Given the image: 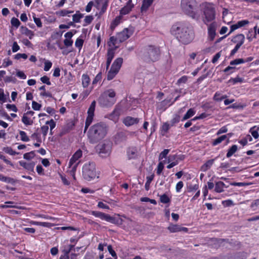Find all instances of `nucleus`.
<instances>
[{"instance_id":"c85d7f7f","label":"nucleus","mask_w":259,"mask_h":259,"mask_svg":"<svg viewBox=\"0 0 259 259\" xmlns=\"http://www.w3.org/2000/svg\"><path fill=\"white\" fill-rule=\"evenodd\" d=\"M225 184L222 181H219L215 183V191L217 193H221L224 191Z\"/></svg>"},{"instance_id":"a19ab883","label":"nucleus","mask_w":259,"mask_h":259,"mask_svg":"<svg viewBox=\"0 0 259 259\" xmlns=\"http://www.w3.org/2000/svg\"><path fill=\"white\" fill-rule=\"evenodd\" d=\"M256 127L255 126L251 127L250 130L249 132L251 133L252 136L253 137L254 139H257L259 137V135L258 133V131L259 130V127H257V129L256 130H254V129Z\"/></svg>"},{"instance_id":"f257e3e1","label":"nucleus","mask_w":259,"mask_h":259,"mask_svg":"<svg viewBox=\"0 0 259 259\" xmlns=\"http://www.w3.org/2000/svg\"><path fill=\"white\" fill-rule=\"evenodd\" d=\"M171 32L177 39L184 44H188L194 38V32L192 27L185 24L177 23L171 28Z\"/></svg>"},{"instance_id":"13d9d810","label":"nucleus","mask_w":259,"mask_h":259,"mask_svg":"<svg viewBox=\"0 0 259 259\" xmlns=\"http://www.w3.org/2000/svg\"><path fill=\"white\" fill-rule=\"evenodd\" d=\"M242 81L243 79L238 76L236 78H232L229 80V82H232L233 84H235L237 82H241Z\"/></svg>"},{"instance_id":"4c0bfd02","label":"nucleus","mask_w":259,"mask_h":259,"mask_svg":"<svg viewBox=\"0 0 259 259\" xmlns=\"http://www.w3.org/2000/svg\"><path fill=\"white\" fill-rule=\"evenodd\" d=\"M118 72L116 70H114L111 68H110V70L108 71L107 74V78L108 80H110L112 79L115 75L117 74Z\"/></svg>"},{"instance_id":"6e6d98bb","label":"nucleus","mask_w":259,"mask_h":259,"mask_svg":"<svg viewBox=\"0 0 259 259\" xmlns=\"http://www.w3.org/2000/svg\"><path fill=\"white\" fill-rule=\"evenodd\" d=\"M108 251L115 259H117V255L115 251L113 249L111 245H109L107 247Z\"/></svg>"},{"instance_id":"412c9836","label":"nucleus","mask_w":259,"mask_h":259,"mask_svg":"<svg viewBox=\"0 0 259 259\" xmlns=\"http://www.w3.org/2000/svg\"><path fill=\"white\" fill-rule=\"evenodd\" d=\"M20 165L23 167L25 169L34 172V167L35 164L34 162H31L29 163H27L26 162L23 161H20L19 162Z\"/></svg>"},{"instance_id":"6e6552de","label":"nucleus","mask_w":259,"mask_h":259,"mask_svg":"<svg viewBox=\"0 0 259 259\" xmlns=\"http://www.w3.org/2000/svg\"><path fill=\"white\" fill-rule=\"evenodd\" d=\"M178 92V90H176L174 93H171L169 96V97H168L166 99L160 102L157 103V108L160 110H164L167 106H169V105L174 103L180 97V95H178L175 98L173 101H171V99L172 97L174 96L175 94Z\"/></svg>"},{"instance_id":"393cba45","label":"nucleus","mask_w":259,"mask_h":259,"mask_svg":"<svg viewBox=\"0 0 259 259\" xmlns=\"http://www.w3.org/2000/svg\"><path fill=\"white\" fill-rule=\"evenodd\" d=\"M20 31L22 34H24L29 37V39H32L33 35L34 33L32 31L28 29L27 27L25 26H21L20 28Z\"/></svg>"},{"instance_id":"0e129e2a","label":"nucleus","mask_w":259,"mask_h":259,"mask_svg":"<svg viewBox=\"0 0 259 259\" xmlns=\"http://www.w3.org/2000/svg\"><path fill=\"white\" fill-rule=\"evenodd\" d=\"M6 108L8 109L10 111H12L15 112H16L17 111V108L14 104H8L6 105Z\"/></svg>"},{"instance_id":"4468645a","label":"nucleus","mask_w":259,"mask_h":259,"mask_svg":"<svg viewBox=\"0 0 259 259\" xmlns=\"http://www.w3.org/2000/svg\"><path fill=\"white\" fill-rule=\"evenodd\" d=\"M96 8L101 9L100 15H103L106 11L108 6V0H96Z\"/></svg>"},{"instance_id":"5701e85b","label":"nucleus","mask_w":259,"mask_h":259,"mask_svg":"<svg viewBox=\"0 0 259 259\" xmlns=\"http://www.w3.org/2000/svg\"><path fill=\"white\" fill-rule=\"evenodd\" d=\"M134 4L132 3V0H128L126 5L122 8L120 10V14L121 15H126L128 14L134 7Z\"/></svg>"},{"instance_id":"052dcab7","label":"nucleus","mask_w":259,"mask_h":259,"mask_svg":"<svg viewBox=\"0 0 259 259\" xmlns=\"http://www.w3.org/2000/svg\"><path fill=\"white\" fill-rule=\"evenodd\" d=\"M73 12L72 11H68L67 10H62L61 11L59 12L58 14L60 16H65L69 14L72 13Z\"/></svg>"},{"instance_id":"dca6fc26","label":"nucleus","mask_w":259,"mask_h":259,"mask_svg":"<svg viewBox=\"0 0 259 259\" xmlns=\"http://www.w3.org/2000/svg\"><path fill=\"white\" fill-rule=\"evenodd\" d=\"M117 39L119 42H122L128 39L131 34H128V29L124 28L122 31L117 34Z\"/></svg>"},{"instance_id":"39448f33","label":"nucleus","mask_w":259,"mask_h":259,"mask_svg":"<svg viewBox=\"0 0 259 259\" xmlns=\"http://www.w3.org/2000/svg\"><path fill=\"white\" fill-rule=\"evenodd\" d=\"M138 103L139 100L138 99H132L130 98L128 99H126L125 100H122L116 106L112 113H120L121 112L131 111V110H128L130 106L132 104L135 105Z\"/></svg>"},{"instance_id":"ddd939ff","label":"nucleus","mask_w":259,"mask_h":259,"mask_svg":"<svg viewBox=\"0 0 259 259\" xmlns=\"http://www.w3.org/2000/svg\"><path fill=\"white\" fill-rule=\"evenodd\" d=\"M126 154L129 160L138 158L139 153L137 148L135 146L128 147L126 149Z\"/></svg>"},{"instance_id":"774afa93","label":"nucleus","mask_w":259,"mask_h":259,"mask_svg":"<svg viewBox=\"0 0 259 259\" xmlns=\"http://www.w3.org/2000/svg\"><path fill=\"white\" fill-rule=\"evenodd\" d=\"M41 105L35 101H33L32 103V107L34 110H38L41 107Z\"/></svg>"},{"instance_id":"6ab92c4d","label":"nucleus","mask_w":259,"mask_h":259,"mask_svg":"<svg viewBox=\"0 0 259 259\" xmlns=\"http://www.w3.org/2000/svg\"><path fill=\"white\" fill-rule=\"evenodd\" d=\"M217 24L215 22L211 23L208 27V33L210 40H213L215 35Z\"/></svg>"},{"instance_id":"09e8293b","label":"nucleus","mask_w":259,"mask_h":259,"mask_svg":"<svg viewBox=\"0 0 259 259\" xmlns=\"http://www.w3.org/2000/svg\"><path fill=\"white\" fill-rule=\"evenodd\" d=\"M117 41H118V40L117 36L115 37L114 36H111L110 37L109 41L107 44L109 47H111L112 45L114 46Z\"/></svg>"},{"instance_id":"3c124183","label":"nucleus","mask_w":259,"mask_h":259,"mask_svg":"<svg viewBox=\"0 0 259 259\" xmlns=\"http://www.w3.org/2000/svg\"><path fill=\"white\" fill-rule=\"evenodd\" d=\"M243 59L242 58H239V59H236L230 62V65H238L240 64L243 63Z\"/></svg>"},{"instance_id":"49530a36","label":"nucleus","mask_w":259,"mask_h":259,"mask_svg":"<svg viewBox=\"0 0 259 259\" xmlns=\"http://www.w3.org/2000/svg\"><path fill=\"white\" fill-rule=\"evenodd\" d=\"M3 151L11 155H15L19 154L18 153L14 151L11 147H8L4 148Z\"/></svg>"},{"instance_id":"20e7f679","label":"nucleus","mask_w":259,"mask_h":259,"mask_svg":"<svg viewBox=\"0 0 259 259\" xmlns=\"http://www.w3.org/2000/svg\"><path fill=\"white\" fill-rule=\"evenodd\" d=\"M181 7L185 14L193 19L196 18L197 4L195 0H181Z\"/></svg>"},{"instance_id":"7ed1b4c3","label":"nucleus","mask_w":259,"mask_h":259,"mask_svg":"<svg viewBox=\"0 0 259 259\" xmlns=\"http://www.w3.org/2000/svg\"><path fill=\"white\" fill-rule=\"evenodd\" d=\"M107 133V126L103 122L97 123L92 126L89 129L88 136L92 144L98 142L103 139Z\"/></svg>"},{"instance_id":"72a5a7b5","label":"nucleus","mask_w":259,"mask_h":259,"mask_svg":"<svg viewBox=\"0 0 259 259\" xmlns=\"http://www.w3.org/2000/svg\"><path fill=\"white\" fill-rule=\"evenodd\" d=\"M256 28L257 26H255L254 27V31L252 29H250L248 31V33L247 34V38L249 40V41H251L252 40V38L255 36L256 33Z\"/></svg>"},{"instance_id":"338daca9","label":"nucleus","mask_w":259,"mask_h":259,"mask_svg":"<svg viewBox=\"0 0 259 259\" xmlns=\"http://www.w3.org/2000/svg\"><path fill=\"white\" fill-rule=\"evenodd\" d=\"M176 161L175 162H177L178 164L179 163L180 161H183L185 159V155L183 154H175Z\"/></svg>"},{"instance_id":"9b49d317","label":"nucleus","mask_w":259,"mask_h":259,"mask_svg":"<svg viewBox=\"0 0 259 259\" xmlns=\"http://www.w3.org/2000/svg\"><path fill=\"white\" fill-rule=\"evenodd\" d=\"M100 150V154H104L102 156L108 155L111 150L112 144L109 141H105L104 143L98 146Z\"/></svg>"},{"instance_id":"cd10ccee","label":"nucleus","mask_w":259,"mask_h":259,"mask_svg":"<svg viewBox=\"0 0 259 259\" xmlns=\"http://www.w3.org/2000/svg\"><path fill=\"white\" fill-rule=\"evenodd\" d=\"M153 0H144L141 8V12L146 11L152 4Z\"/></svg>"},{"instance_id":"e2e57ef3","label":"nucleus","mask_w":259,"mask_h":259,"mask_svg":"<svg viewBox=\"0 0 259 259\" xmlns=\"http://www.w3.org/2000/svg\"><path fill=\"white\" fill-rule=\"evenodd\" d=\"M222 204L226 207H229L234 205L233 201L230 199L223 201Z\"/></svg>"},{"instance_id":"b1692460","label":"nucleus","mask_w":259,"mask_h":259,"mask_svg":"<svg viewBox=\"0 0 259 259\" xmlns=\"http://www.w3.org/2000/svg\"><path fill=\"white\" fill-rule=\"evenodd\" d=\"M245 39V36L243 34H238L235 36H234L231 41L235 44H237V45H239L242 46Z\"/></svg>"},{"instance_id":"a18cd8bd","label":"nucleus","mask_w":259,"mask_h":259,"mask_svg":"<svg viewBox=\"0 0 259 259\" xmlns=\"http://www.w3.org/2000/svg\"><path fill=\"white\" fill-rule=\"evenodd\" d=\"M19 134L21 137V140L24 142H28L29 141L28 137L27 136L26 133L24 131H20Z\"/></svg>"},{"instance_id":"8fccbe9b","label":"nucleus","mask_w":259,"mask_h":259,"mask_svg":"<svg viewBox=\"0 0 259 259\" xmlns=\"http://www.w3.org/2000/svg\"><path fill=\"white\" fill-rule=\"evenodd\" d=\"M169 151V149H164L159 154V160H160L163 158H166Z\"/></svg>"},{"instance_id":"603ef678","label":"nucleus","mask_w":259,"mask_h":259,"mask_svg":"<svg viewBox=\"0 0 259 259\" xmlns=\"http://www.w3.org/2000/svg\"><path fill=\"white\" fill-rule=\"evenodd\" d=\"M22 121L25 125H31L32 123V121L25 115L23 116Z\"/></svg>"},{"instance_id":"69168bd1","label":"nucleus","mask_w":259,"mask_h":259,"mask_svg":"<svg viewBox=\"0 0 259 259\" xmlns=\"http://www.w3.org/2000/svg\"><path fill=\"white\" fill-rule=\"evenodd\" d=\"M27 57H28V56L26 54L18 53L15 56L14 58L16 60H19L20 58H23L24 59H26L27 58Z\"/></svg>"},{"instance_id":"0eeeda50","label":"nucleus","mask_w":259,"mask_h":259,"mask_svg":"<svg viewBox=\"0 0 259 259\" xmlns=\"http://www.w3.org/2000/svg\"><path fill=\"white\" fill-rule=\"evenodd\" d=\"M204 15L205 19L203 22L205 24L212 21L215 18V10L214 8L210 4L206 5L204 9Z\"/></svg>"},{"instance_id":"473e14b6","label":"nucleus","mask_w":259,"mask_h":259,"mask_svg":"<svg viewBox=\"0 0 259 259\" xmlns=\"http://www.w3.org/2000/svg\"><path fill=\"white\" fill-rule=\"evenodd\" d=\"M90 82V79L87 74H83L82 76V84L83 88L88 87Z\"/></svg>"},{"instance_id":"de8ad7c7","label":"nucleus","mask_w":259,"mask_h":259,"mask_svg":"<svg viewBox=\"0 0 259 259\" xmlns=\"http://www.w3.org/2000/svg\"><path fill=\"white\" fill-rule=\"evenodd\" d=\"M11 23L12 24V26L15 27L16 28H18L20 25V22L19 21V20L15 18V17H13L11 20Z\"/></svg>"},{"instance_id":"f8f14e48","label":"nucleus","mask_w":259,"mask_h":259,"mask_svg":"<svg viewBox=\"0 0 259 259\" xmlns=\"http://www.w3.org/2000/svg\"><path fill=\"white\" fill-rule=\"evenodd\" d=\"M75 126V121L73 120H67L66 123L62 128L59 133V136L62 137L72 130Z\"/></svg>"},{"instance_id":"2f4dec72","label":"nucleus","mask_w":259,"mask_h":259,"mask_svg":"<svg viewBox=\"0 0 259 259\" xmlns=\"http://www.w3.org/2000/svg\"><path fill=\"white\" fill-rule=\"evenodd\" d=\"M94 114H88V117H87L85 126H84V132L87 130L88 127L90 125L91 123L93 121L94 118Z\"/></svg>"},{"instance_id":"aec40b11","label":"nucleus","mask_w":259,"mask_h":259,"mask_svg":"<svg viewBox=\"0 0 259 259\" xmlns=\"http://www.w3.org/2000/svg\"><path fill=\"white\" fill-rule=\"evenodd\" d=\"M139 119L138 118H134L131 116H126L123 119V123L125 125L130 126L136 124L139 122Z\"/></svg>"},{"instance_id":"f704fd0d","label":"nucleus","mask_w":259,"mask_h":259,"mask_svg":"<svg viewBox=\"0 0 259 259\" xmlns=\"http://www.w3.org/2000/svg\"><path fill=\"white\" fill-rule=\"evenodd\" d=\"M180 226L178 225L171 224L168 227L167 229L171 233L180 232Z\"/></svg>"},{"instance_id":"c756f323","label":"nucleus","mask_w":259,"mask_h":259,"mask_svg":"<svg viewBox=\"0 0 259 259\" xmlns=\"http://www.w3.org/2000/svg\"><path fill=\"white\" fill-rule=\"evenodd\" d=\"M238 147L236 145H232L228 150L226 154L227 158L231 157L237 151Z\"/></svg>"},{"instance_id":"f03ea898","label":"nucleus","mask_w":259,"mask_h":259,"mask_svg":"<svg viewBox=\"0 0 259 259\" xmlns=\"http://www.w3.org/2000/svg\"><path fill=\"white\" fill-rule=\"evenodd\" d=\"M160 54L159 47L152 45L144 46L138 51V56L147 63L158 61L160 58Z\"/></svg>"},{"instance_id":"bf43d9fd","label":"nucleus","mask_w":259,"mask_h":259,"mask_svg":"<svg viewBox=\"0 0 259 259\" xmlns=\"http://www.w3.org/2000/svg\"><path fill=\"white\" fill-rule=\"evenodd\" d=\"M31 138L33 139L36 140L37 142L40 143L41 142L40 134H39L38 133H33L31 135Z\"/></svg>"},{"instance_id":"2eb2a0df","label":"nucleus","mask_w":259,"mask_h":259,"mask_svg":"<svg viewBox=\"0 0 259 259\" xmlns=\"http://www.w3.org/2000/svg\"><path fill=\"white\" fill-rule=\"evenodd\" d=\"M98 102L100 105L103 107L110 106L112 104L108 99L107 93H104L102 94L98 99Z\"/></svg>"},{"instance_id":"5fc2aeb1","label":"nucleus","mask_w":259,"mask_h":259,"mask_svg":"<svg viewBox=\"0 0 259 259\" xmlns=\"http://www.w3.org/2000/svg\"><path fill=\"white\" fill-rule=\"evenodd\" d=\"M95 106H96V101H93L92 102V103L88 109L87 113H94Z\"/></svg>"},{"instance_id":"79ce46f5","label":"nucleus","mask_w":259,"mask_h":259,"mask_svg":"<svg viewBox=\"0 0 259 259\" xmlns=\"http://www.w3.org/2000/svg\"><path fill=\"white\" fill-rule=\"evenodd\" d=\"M227 97L226 95H222L221 93H216L213 97V99L215 101H221L227 98Z\"/></svg>"},{"instance_id":"a211bd4d","label":"nucleus","mask_w":259,"mask_h":259,"mask_svg":"<svg viewBox=\"0 0 259 259\" xmlns=\"http://www.w3.org/2000/svg\"><path fill=\"white\" fill-rule=\"evenodd\" d=\"M249 23V22L248 20H244L239 21L237 22V23L232 25L230 26V31L228 35L230 34V33H231L237 29L238 28H240L241 27L245 26V25L248 24Z\"/></svg>"},{"instance_id":"4be33fe9","label":"nucleus","mask_w":259,"mask_h":259,"mask_svg":"<svg viewBox=\"0 0 259 259\" xmlns=\"http://www.w3.org/2000/svg\"><path fill=\"white\" fill-rule=\"evenodd\" d=\"M122 63L123 59L121 57L117 58L113 62L111 65V68L114 70H116L117 72H119Z\"/></svg>"},{"instance_id":"7c9ffc66","label":"nucleus","mask_w":259,"mask_h":259,"mask_svg":"<svg viewBox=\"0 0 259 259\" xmlns=\"http://www.w3.org/2000/svg\"><path fill=\"white\" fill-rule=\"evenodd\" d=\"M117 48V47H115L114 48H110L108 50L107 54V59L112 61L114 57L115 51Z\"/></svg>"},{"instance_id":"c03bdc74","label":"nucleus","mask_w":259,"mask_h":259,"mask_svg":"<svg viewBox=\"0 0 259 259\" xmlns=\"http://www.w3.org/2000/svg\"><path fill=\"white\" fill-rule=\"evenodd\" d=\"M35 156V154L34 151H32L30 152L26 153L23 155V158L27 160H30Z\"/></svg>"},{"instance_id":"423d86ee","label":"nucleus","mask_w":259,"mask_h":259,"mask_svg":"<svg viewBox=\"0 0 259 259\" xmlns=\"http://www.w3.org/2000/svg\"><path fill=\"white\" fill-rule=\"evenodd\" d=\"M82 176L84 179L91 181L96 177V170L95 163L93 162H89L85 163L82 167Z\"/></svg>"},{"instance_id":"864d4df0","label":"nucleus","mask_w":259,"mask_h":259,"mask_svg":"<svg viewBox=\"0 0 259 259\" xmlns=\"http://www.w3.org/2000/svg\"><path fill=\"white\" fill-rule=\"evenodd\" d=\"M83 44V40L81 38H77L75 42V46L76 47L79 48L80 49Z\"/></svg>"},{"instance_id":"c9c22d12","label":"nucleus","mask_w":259,"mask_h":259,"mask_svg":"<svg viewBox=\"0 0 259 259\" xmlns=\"http://www.w3.org/2000/svg\"><path fill=\"white\" fill-rule=\"evenodd\" d=\"M154 177V175L152 174L150 176H148L146 178L147 181L145 185V188L146 190L148 191L150 189V185L152 180H153V178Z\"/></svg>"},{"instance_id":"37998d69","label":"nucleus","mask_w":259,"mask_h":259,"mask_svg":"<svg viewBox=\"0 0 259 259\" xmlns=\"http://www.w3.org/2000/svg\"><path fill=\"white\" fill-rule=\"evenodd\" d=\"M160 201L161 203L166 204L170 202V199L166 194H164L160 196Z\"/></svg>"},{"instance_id":"58836bf2","label":"nucleus","mask_w":259,"mask_h":259,"mask_svg":"<svg viewBox=\"0 0 259 259\" xmlns=\"http://www.w3.org/2000/svg\"><path fill=\"white\" fill-rule=\"evenodd\" d=\"M91 213L97 218L104 220L106 213L97 211H92Z\"/></svg>"},{"instance_id":"4d7b16f0","label":"nucleus","mask_w":259,"mask_h":259,"mask_svg":"<svg viewBox=\"0 0 259 259\" xmlns=\"http://www.w3.org/2000/svg\"><path fill=\"white\" fill-rule=\"evenodd\" d=\"M163 168H164L163 163V162L161 161L158 163V166H157V174L158 175H160L163 169Z\"/></svg>"},{"instance_id":"680f3d73","label":"nucleus","mask_w":259,"mask_h":259,"mask_svg":"<svg viewBox=\"0 0 259 259\" xmlns=\"http://www.w3.org/2000/svg\"><path fill=\"white\" fill-rule=\"evenodd\" d=\"M41 81L46 83L47 85H51V83L50 81V78L47 76H44L40 78Z\"/></svg>"},{"instance_id":"9d476101","label":"nucleus","mask_w":259,"mask_h":259,"mask_svg":"<svg viewBox=\"0 0 259 259\" xmlns=\"http://www.w3.org/2000/svg\"><path fill=\"white\" fill-rule=\"evenodd\" d=\"M82 152L80 149L76 151L73 155L69 162V167L72 168V170L75 171L79 162H76L77 160L82 156Z\"/></svg>"},{"instance_id":"f3484780","label":"nucleus","mask_w":259,"mask_h":259,"mask_svg":"<svg viewBox=\"0 0 259 259\" xmlns=\"http://www.w3.org/2000/svg\"><path fill=\"white\" fill-rule=\"evenodd\" d=\"M104 220L115 225H121L122 223V220L121 219L119 218L113 217L106 213Z\"/></svg>"},{"instance_id":"e433bc0d","label":"nucleus","mask_w":259,"mask_h":259,"mask_svg":"<svg viewBox=\"0 0 259 259\" xmlns=\"http://www.w3.org/2000/svg\"><path fill=\"white\" fill-rule=\"evenodd\" d=\"M83 16V14L80 13L79 11H77L75 14L72 16V20L75 23H79L80 22V19L82 18Z\"/></svg>"},{"instance_id":"1a4fd4ad","label":"nucleus","mask_w":259,"mask_h":259,"mask_svg":"<svg viewBox=\"0 0 259 259\" xmlns=\"http://www.w3.org/2000/svg\"><path fill=\"white\" fill-rule=\"evenodd\" d=\"M135 134L134 132L124 131L117 133L113 137L114 143L116 144H119L121 143L125 142L127 139L128 136H133Z\"/></svg>"},{"instance_id":"ea45409f","label":"nucleus","mask_w":259,"mask_h":259,"mask_svg":"<svg viewBox=\"0 0 259 259\" xmlns=\"http://www.w3.org/2000/svg\"><path fill=\"white\" fill-rule=\"evenodd\" d=\"M227 138L226 135H223L220 137H218L216 139L214 140L212 142V145L215 146L221 143L222 141L225 140Z\"/></svg>"},{"instance_id":"bb28decb","label":"nucleus","mask_w":259,"mask_h":259,"mask_svg":"<svg viewBox=\"0 0 259 259\" xmlns=\"http://www.w3.org/2000/svg\"><path fill=\"white\" fill-rule=\"evenodd\" d=\"M208 114H200L198 116H196L191 120L187 121L184 125L185 128L189 127L192 125V121H194L199 119H203L207 117Z\"/></svg>"},{"instance_id":"a878e982","label":"nucleus","mask_w":259,"mask_h":259,"mask_svg":"<svg viewBox=\"0 0 259 259\" xmlns=\"http://www.w3.org/2000/svg\"><path fill=\"white\" fill-rule=\"evenodd\" d=\"M215 159H212L207 160L202 166L201 170L203 171H207L208 169H209L212 165L213 164Z\"/></svg>"}]
</instances>
